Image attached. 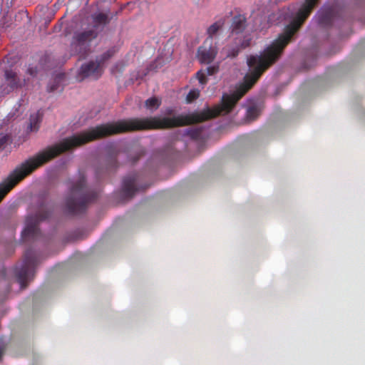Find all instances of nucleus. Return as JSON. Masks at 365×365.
Segmentation results:
<instances>
[{"mask_svg":"<svg viewBox=\"0 0 365 365\" xmlns=\"http://www.w3.org/2000/svg\"><path fill=\"white\" fill-rule=\"evenodd\" d=\"M319 3V0H304L287 8L286 11H281L279 14H271L268 18L259 12L252 13L251 16L252 23L250 27L252 32L266 31L276 18L279 20L282 19L287 20L289 24L279 37L267 46L260 54L252 55L247 58V63L249 71L244 77L243 83L234 93L223 94L221 103L215 108L208 110L206 113L180 115L162 119L150 118L120 120V133L146 129L183 126L218 115H230L233 118L235 115V109L237 102L251 88L262 73L279 58L293 35Z\"/></svg>","mask_w":365,"mask_h":365,"instance_id":"f257e3e1","label":"nucleus"},{"mask_svg":"<svg viewBox=\"0 0 365 365\" xmlns=\"http://www.w3.org/2000/svg\"><path fill=\"white\" fill-rule=\"evenodd\" d=\"M97 197L96 192L86 185L83 175L71 182L68 194L66 198V211L71 215L84 212L88 203L93 202Z\"/></svg>","mask_w":365,"mask_h":365,"instance_id":"f03ea898","label":"nucleus"},{"mask_svg":"<svg viewBox=\"0 0 365 365\" xmlns=\"http://www.w3.org/2000/svg\"><path fill=\"white\" fill-rule=\"evenodd\" d=\"M37 262L38 260L35 252L29 249L24 254L22 264L16 266L12 269V272L19 283L21 289H25L27 287L28 282L34 277Z\"/></svg>","mask_w":365,"mask_h":365,"instance_id":"7ed1b4c3","label":"nucleus"},{"mask_svg":"<svg viewBox=\"0 0 365 365\" xmlns=\"http://www.w3.org/2000/svg\"><path fill=\"white\" fill-rule=\"evenodd\" d=\"M50 212L47 207L41 206L34 215H29L26 219V226L22 232V237L24 240H37L41 232L38 229L40 222L46 220Z\"/></svg>","mask_w":365,"mask_h":365,"instance_id":"20e7f679","label":"nucleus"},{"mask_svg":"<svg viewBox=\"0 0 365 365\" xmlns=\"http://www.w3.org/2000/svg\"><path fill=\"white\" fill-rule=\"evenodd\" d=\"M24 84L25 79L21 78L13 70L6 69L4 78L0 80V96L8 95L14 91L22 88Z\"/></svg>","mask_w":365,"mask_h":365,"instance_id":"39448f33","label":"nucleus"},{"mask_svg":"<svg viewBox=\"0 0 365 365\" xmlns=\"http://www.w3.org/2000/svg\"><path fill=\"white\" fill-rule=\"evenodd\" d=\"M252 24L247 22V19L245 15L238 14L235 15L232 19V24L230 26V31L232 36H237L236 38H242L245 35H249L250 33Z\"/></svg>","mask_w":365,"mask_h":365,"instance_id":"423d86ee","label":"nucleus"},{"mask_svg":"<svg viewBox=\"0 0 365 365\" xmlns=\"http://www.w3.org/2000/svg\"><path fill=\"white\" fill-rule=\"evenodd\" d=\"M98 32L93 29L75 33L71 43L72 50L75 53H81L86 44L96 38Z\"/></svg>","mask_w":365,"mask_h":365,"instance_id":"0eeeda50","label":"nucleus"},{"mask_svg":"<svg viewBox=\"0 0 365 365\" xmlns=\"http://www.w3.org/2000/svg\"><path fill=\"white\" fill-rule=\"evenodd\" d=\"M217 53V48L211 39H206L197 49V58L201 63H211Z\"/></svg>","mask_w":365,"mask_h":365,"instance_id":"6e6552de","label":"nucleus"},{"mask_svg":"<svg viewBox=\"0 0 365 365\" xmlns=\"http://www.w3.org/2000/svg\"><path fill=\"white\" fill-rule=\"evenodd\" d=\"M103 71L99 64H97L96 61H91L88 63H83L79 70L78 74L83 78L87 77H91L94 79L100 78Z\"/></svg>","mask_w":365,"mask_h":365,"instance_id":"1a4fd4ad","label":"nucleus"},{"mask_svg":"<svg viewBox=\"0 0 365 365\" xmlns=\"http://www.w3.org/2000/svg\"><path fill=\"white\" fill-rule=\"evenodd\" d=\"M252 38L249 35H245L243 39L241 38H236L235 46L225 48L223 51L225 52L227 57L235 58L236 57L240 51L250 46Z\"/></svg>","mask_w":365,"mask_h":365,"instance_id":"9d476101","label":"nucleus"},{"mask_svg":"<svg viewBox=\"0 0 365 365\" xmlns=\"http://www.w3.org/2000/svg\"><path fill=\"white\" fill-rule=\"evenodd\" d=\"M138 180V175L135 173H132L124 178L122 184V190L123 195L125 197L130 198L138 191L136 182Z\"/></svg>","mask_w":365,"mask_h":365,"instance_id":"9b49d317","label":"nucleus"},{"mask_svg":"<svg viewBox=\"0 0 365 365\" xmlns=\"http://www.w3.org/2000/svg\"><path fill=\"white\" fill-rule=\"evenodd\" d=\"M334 10L330 6H322L313 18V20L322 26L331 25L333 19Z\"/></svg>","mask_w":365,"mask_h":365,"instance_id":"f8f14e48","label":"nucleus"},{"mask_svg":"<svg viewBox=\"0 0 365 365\" xmlns=\"http://www.w3.org/2000/svg\"><path fill=\"white\" fill-rule=\"evenodd\" d=\"M42 116L43 113L40 110L30 115L29 123L26 128L27 133L37 132L38 130Z\"/></svg>","mask_w":365,"mask_h":365,"instance_id":"ddd939ff","label":"nucleus"},{"mask_svg":"<svg viewBox=\"0 0 365 365\" xmlns=\"http://www.w3.org/2000/svg\"><path fill=\"white\" fill-rule=\"evenodd\" d=\"M219 66L217 65H212L207 67L205 70H200L197 73V78L201 85H205L207 83V76H212L218 71Z\"/></svg>","mask_w":365,"mask_h":365,"instance_id":"4468645a","label":"nucleus"},{"mask_svg":"<svg viewBox=\"0 0 365 365\" xmlns=\"http://www.w3.org/2000/svg\"><path fill=\"white\" fill-rule=\"evenodd\" d=\"M93 30L98 32L99 30H102L103 27L108 24L109 19L108 15L103 14V13H98L96 14L93 16Z\"/></svg>","mask_w":365,"mask_h":365,"instance_id":"2eb2a0df","label":"nucleus"},{"mask_svg":"<svg viewBox=\"0 0 365 365\" xmlns=\"http://www.w3.org/2000/svg\"><path fill=\"white\" fill-rule=\"evenodd\" d=\"M259 113V106L257 102L251 101L246 106V118L249 121L255 120Z\"/></svg>","mask_w":365,"mask_h":365,"instance_id":"dca6fc26","label":"nucleus"},{"mask_svg":"<svg viewBox=\"0 0 365 365\" xmlns=\"http://www.w3.org/2000/svg\"><path fill=\"white\" fill-rule=\"evenodd\" d=\"M115 52L116 49L115 47L109 48L101 56H97L95 61L103 69L106 62L108 61L115 53Z\"/></svg>","mask_w":365,"mask_h":365,"instance_id":"f3484780","label":"nucleus"},{"mask_svg":"<svg viewBox=\"0 0 365 365\" xmlns=\"http://www.w3.org/2000/svg\"><path fill=\"white\" fill-rule=\"evenodd\" d=\"M224 24L225 21L223 19H220L210 25L207 31L208 37L206 39H211L212 41L213 36H215L218 32V31L222 29Z\"/></svg>","mask_w":365,"mask_h":365,"instance_id":"a211bd4d","label":"nucleus"},{"mask_svg":"<svg viewBox=\"0 0 365 365\" xmlns=\"http://www.w3.org/2000/svg\"><path fill=\"white\" fill-rule=\"evenodd\" d=\"M64 74L59 73L56 75L48 83L47 86V91L48 92H53L58 89L63 79Z\"/></svg>","mask_w":365,"mask_h":365,"instance_id":"6ab92c4d","label":"nucleus"},{"mask_svg":"<svg viewBox=\"0 0 365 365\" xmlns=\"http://www.w3.org/2000/svg\"><path fill=\"white\" fill-rule=\"evenodd\" d=\"M184 135H189L192 139L200 140L203 138V130L202 127L195 128H187L184 130Z\"/></svg>","mask_w":365,"mask_h":365,"instance_id":"aec40b11","label":"nucleus"},{"mask_svg":"<svg viewBox=\"0 0 365 365\" xmlns=\"http://www.w3.org/2000/svg\"><path fill=\"white\" fill-rule=\"evenodd\" d=\"M160 104L161 101L156 97L150 98L145 102V107L151 110H157L160 107Z\"/></svg>","mask_w":365,"mask_h":365,"instance_id":"412c9836","label":"nucleus"},{"mask_svg":"<svg viewBox=\"0 0 365 365\" xmlns=\"http://www.w3.org/2000/svg\"><path fill=\"white\" fill-rule=\"evenodd\" d=\"M12 142L11 135L9 133H0V151Z\"/></svg>","mask_w":365,"mask_h":365,"instance_id":"4be33fe9","label":"nucleus"},{"mask_svg":"<svg viewBox=\"0 0 365 365\" xmlns=\"http://www.w3.org/2000/svg\"><path fill=\"white\" fill-rule=\"evenodd\" d=\"M200 91L197 89H192L186 96L187 103H191L199 97Z\"/></svg>","mask_w":365,"mask_h":365,"instance_id":"5701e85b","label":"nucleus"},{"mask_svg":"<svg viewBox=\"0 0 365 365\" xmlns=\"http://www.w3.org/2000/svg\"><path fill=\"white\" fill-rule=\"evenodd\" d=\"M117 164H118V162H117V160L115 158V155H112L109 160H108V169L109 168H115L117 166Z\"/></svg>","mask_w":365,"mask_h":365,"instance_id":"b1692460","label":"nucleus"},{"mask_svg":"<svg viewBox=\"0 0 365 365\" xmlns=\"http://www.w3.org/2000/svg\"><path fill=\"white\" fill-rule=\"evenodd\" d=\"M6 348V343L3 340V339H0V361L1 360V357L4 353V351Z\"/></svg>","mask_w":365,"mask_h":365,"instance_id":"393cba45","label":"nucleus"},{"mask_svg":"<svg viewBox=\"0 0 365 365\" xmlns=\"http://www.w3.org/2000/svg\"><path fill=\"white\" fill-rule=\"evenodd\" d=\"M28 72L31 74V75H34V71H33V68H30L28 69Z\"/></svg>","mask_w":365,"mask_h":365,"instance_id":"a878e982","label":"nucleus"},{"mask_svg":"<svg viewBox=\"0 0 365 365\" xmlns=\"http://www.w3.org/2000/svg\"><path fill=\"white\" fill-rule=\"evenodd\" d=\"M1 275L4 277L6 276V273H5V272H2V273H1Z\"/></svg>","mask_w":365,"mask_h":365,"instance_id":"bb28decb","label":"nucleus"}]
</instances>
